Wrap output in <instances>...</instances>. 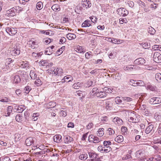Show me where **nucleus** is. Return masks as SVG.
<instances>
[{
  "label": "nucleus",
  "instance_id": "56",
  "mask_svg": "<svg viewBox=\"0 0 161 161\" xmlns=\"http://www.w3.org/2000/svg\"><path fill=\"white\" fill-rule=\"evenodd\" d=\"M93 126V124L92 123H89L86 126L87 129H90Z\"/></svg>",
  "mask_w": 161,
  "mask_h": 161
},
{
  "label": "nucleus",
  "instance_id": "59",
  "mask_svg": "<svg viewBox=\"0 0 161 161\" xmlns=\"http://www.w3.org/2000/svg\"><path fill=\"white\" fill-rule=\"evenodd\" d=\"M47 63V61L46 60H41L40 62V64L42 66H44V64Z\"/></svg>",
  "mask_w": 161,
  "mask_h": 161
},
{
  "label": "nucleus",
  "instance_id": "34",
  "mask_svg": "<svg viewBox=\"0 0 161 161\" xmlns=\"http://www.w3.org/2000/svg\"><path fill=\"white\" fill-rule=\"evenodd\" d=\"M13 108V107L12 106H8L7 107V114L8 115L7 116L10 115V113L12 112Z\"/></svg>",
  "mask_w": 161,
  "mask_h": 161
},
{
  "label": "nucleus",
  "instance_id": "49",
  "mask_svg": "<svg viewBox=\"0 0 161 161\" xmlns=\"http://www.w3.org/2000/svg\"><path fill=\"white\" fill-rule=\"evenodd\" d=\"M145 83L143 82V81L142 80H139V82H136V86H143L145 85Z\"/></svg>",
  "mask_w": 161,
  "mask_h": 161
},
{
  "label": "nucleus",
  "instance_id": "41",
  "mask_svg": "<svg viewBox=\"0 0 161 161\" xmlns=\"http://www.w3.org/2000/svg\"><path fill=\"white\" fill-rule=\"evenodd\" d=\"M120 97H117L115 98V101L116 104H120L122 102L121 99H120Z\"/></svg>",
  "mask_w": 161,
  "mask_h": 161
},
{
  "label": "nucleus",
  "instance_id": "40",
  "mask_svg": "<svg viewBox=\"0 0 161 161\" xmlns=\"http://www.w3.org/2000/svg\"><path fill=\"white\" fill-rule=\"evenodd\" d=\"M136 80H130L129 83V84L134 86H136Z\"/></svg>",
  "mask_w": 161,
  "mask_h": 161
},
{
  "label": "nucleus",
  "instance_id": "37",
  "mask_svg": "<svg viewBox=\"0 0 161 161\" xmlns=\"http://www.w3.org/2000/svg\"><path fill=\"white\" fill-rule=\"evenodd\" d=\"M155 79L158 82L161 80V74L159 73H157L155 76Z\"/></svg>",
  "mask_w": 161,
  "mask_h": 161
},
{
  "label": "nucleus",
  "instance_id": "32",
  "mask_svg": "<svg viewBox=\"0 0 161 161\" xmlns=\"http://www.w3.org/2000/svg\"><path fill=\"white\" fill-rule=\"evenodd\" d=\"M62 109L63 110L60 111V114L62 117H64L67 115V112L65 108H62Z\"/></svg>",
  "mask_w": 161,
  "mask_h": 161
},
{
  "label": "nucleus",
  "instance_id": "2",
  "mask_svg": "<svg viewBox=\"0 0 161 161\" xmlns=\"http://www.w3.org/2000/svg\"><path fill=\"white\" fill-rule=\"evenodd\" d=\"M88 155L90 158V161H100V158H98V154L95 152H91L88 153Z\"/></svg>",
  "mask_w": 161,
  "mask_h": 161
},
{
  "label": "nucleus",
  "instance_id": "15",
  "mask_svg": "<svg viewBox=\"0 0 161 161\" xmlns=\"http://www.w3.org/2000/svg\"><path fill=\"white\" fill-rule=\"evenodd\" d=\"M113 122L116 125H120L122 124V120L118 117H115L113 119Z\"/></svg>",
  "mask_w": 161,
  "mask_h": 161
},
{
  "label": "nucleus",
  "instance_id": "58",
  "mask_svg": "<svg viewBox=\"0 0 161 161\" xmlns=\"http://www.w3.org/2000/svg\"><path fill=\"white\" fill-rule=\"evenodd\" d=\"M67 127L68 128H73L74 127V124L72 122H70L68 124Z\"/></svg>",
  "mask_w": 161,
  "mask_h": 161
},
{
  "label": "nucleus",
  "instance_id": "24",
  "mask_svg": "<svg viewBox=\"0 0 161 161\" xmlns=\"http://www.w3.org/2000/svg\"><path fill=\"white\" fill-rule=\"evenodd\" d=\"M54 52V51L53 49H51L50 47H48L46 48V50L45 52V53L46 54L48 55H50L52 54Z\"/></svg>",
  "mask_w": 161,
  "mask_h": 161
},
{
  "label": "nucleus",
  "instance_id": "7",
  "mask_svg": "<svg viewBox=\"0 0 161 161\" xmlns=\"http://www.w3.org/2000/svg\"><path fill=\"white\" fill-rule=\"evenodd\" d=\"M154 61L157 63H161V54L158 52L155 53L153 56Z\"/></svg>",
  "mask_w": 161,
  "mask_h": 161
},
{
  "label": "nucleus",
  "instance_id": "43",
  "mask_svg": "<svg viewBox=\"0 0 161 161\" xmlns=\"http://www.w3.org/2000/svg\"><path fill=\"white\" fill-rule=\"evenodd\" d=\"M156 87L151 85H148L147 86V89L151 91H154L155 90Z\"/></svg>",
  "mask_w": 161,
  "mask_h": 161
},
{
  "label": "nucleus",
  "instance_id": "62",
  "mask_svg": "<svg viewBox=\"0 0 161 161\" xmlns=\"http://www.w3.org/2000/svg\"><path fill=\"white\" fill-rule=\"evenodd\" d=\"M99 92V90L97 88V87H95V88H94L92 90V93H95V92Z\"/></svg>",
  "mask_w": 161,
  "mask_h": 161
},
{
  "label": "nucleus",
  "instance_id": "21",
  "mask_svg": "<svg viewBox=\"0 0 161 161\" xmlns=\"http://www.w3.org/2000/svg\"><path fill=\"white\" fill-rule=\"evenodd\" d=\"M153 127L154 126L153 125H150L146 128L145 130V132L147 134L149 133L153 129Z\"/></svg>",
  "mask_w": 161,
  "mask_h": 161
},
{
  "label": "nucleus",
  "instance_id": "3",
  "mask_svg": "<svg viewBox=\"0 0 161 161\" xmlns=\"http://www.w3.org/2000/svg\"><path fill=\"white\" fill-rule=\"evenodd\" d=\"M118 14L122 16L125 17L126 16L129 14V11L125 8H119L117 10Z\"/></svg>",
  "mask_w": 161,
  "mask_h": 161
},
{
  "label": "nucleus",
  "instance_id": "20",
  "mask_svg": "<svg viewBox=\"0 0 161 161\" xmlns=\"http://www.w3.org/2000/svg\"><path fill=\"white\" fill-rule=\"evenodd\" d=\"M92 5L91 1L88 0V2H87L85 3H82V6L83 7L85 8L86 9L90 8Z\"/></svg>",
  "mask_w": 161,
  "mask_h": 161
},
{
  "label": "nucleus",
  "instance_id": "27",
  "mask_svg": "<svg viewBox=\"0 0 161 161\" xmlns=\"http://www.w3.org/2000/svg\"><path fill=\"white\" fill-rule=\"evenodd\" d=\"M154 118L159 120L161 119V112H158L155 113L154 115Z\"/></svg>",
  "mask_w": 161,
  "mask_h": 161
},
{
  "label": "nucleus",
  "instance_id": "63",
  "mask_svg": "<svg viewBox=\"0 0 161 161\" xmlns=\"http://www.w3.org/2000/svg\"><path fill=\"white\" fill-rule=\"evenodd\" d=\"M157 5L158 4H157L153 3V4H152L151 5L150 7L151 8H154V9H155L157 8Z\"/></svg>",
  "mask_w": 161,
  "mask_h": 161
},
{
  "label": "nucleus",
  "instance_id": "35",
  "mask_svg": "<svg viewBox=\"0 0 161 161\" xmlns=\"http://www.w3.org/2000/svg\"><path fill=\"white\" fill-rule=\"evenodd\" d=\"M65 46H63L57 51L56 53L58 54V55H60L62 53L63 51L65 50Z\"/></svg>",
  "mask_w": 161,
  "mask_h": 161
},
{
  "label": "nucleus",
  "instance_id": "45",
  "mask_svg": "<svg viewBox=\"0 0 161 161\" xmlns=\"http://www.w3.org/2000/svg\"><path fill=\"white\" fill-rule=\"evenodd\" d=\"M122 99L125 101L126 102H130L132 101V98L131 97H122Z\"/></svg>",
  "mask_w": 161,
  "mask_h": 161
},
{
  "label": "nucleus",
  "instance_id": "12",
  "mask_svg": "<svg viewBox=\"0 0 161 161\" xmlns=\"http://www.w3.org/2000/svg\"><path fill=\"white\" fill-rule=\"evenodd\" d=\"M95 96H97V97L102 98L106 97L107 96V94L105 93L104 92L99 91L97 92H95Z\"/></svg>",
  "mask_w": 161,
  "mask_h": 161
},
{
  "label": "nucleus",
  "instance_id": "33",
  "mask_svg": "<svg viewBox=\"0 0 161 161\" xmlns=\"http://www.w3.org/2000/svg\"><path fill=\"white\" fill-rule=\"evenodd\" d=\"M155 32V30L152 27H149L148 29V32L151 35H153Z\"/></svg>",
  "mask_w": 161,
  "mask_h": 161
},
{
  "label": "nucleus",
  "instance_id": "44",
  "mask_svg": "<svg viewBox=\"0 0 161 161\" xmlns=\"http://www.w3.org/2000/svg\"><path fill=\"white\" fill-rule=\"evenodd\" d=\"M107 131H108V134L109 135H114L115 133L113 129L110 128H109L108 129Z\"/></svg>",
  "mask_w": 161,
  "mask_h": 161
},
{
  "label": "nucleus",
  "instance_id": "30",
  "mask_svg": "<svg viewBox=\"0 0 161 161\" xmlns=\"http://www.w3.org/2000/svg\"><path fill=\"white\" fill-rule=\"evenodd\" d=\"M0 101L2 102H8L10 101V99L7 97H2L0 98Z\"/></svg>",
  "mask_w": 161,
  "mask_h": 161
},
{
  "label": "nucleus",
  "instance_id": "64",
  "mask_svg": "<svg viewBox=\"0 0 161 161\" xmlns=\"http://www.w3.org/2000/svg\"><path fill=\"white\" fill-rule=\"evenodd\" d=\"M2 161H11V160L9 157H6L3 158Z\"/></svg>",
  "mask_w": 161,
  "mask_h": 161
},
{
  "label": "nucleus",
  "instance_id": "25",
  "mask_svg": "<svg viewBox=\"0 0 161 161\" xmlns=\"http://www.w3.org/2000/svg\"><path fill=\"white\" fill-rule=\"evenodd\" d=\"M66 36L67 38L69 40H71L74 39L76 38V36L73 33H68L67 35Z\"/></svg>",
  "mask_w": 161,
  "mask_h": 161
},
{
  "label": "nucleus",
  "instance_id": "1",
  "mask_svg": "<svg viewBox=\"0 0 161 161\" xmlns=\"http://www.w3.org/2000/svg\"><path fill=\"white\" fill-rule=\"evenodd\" d=\"M129 115L130 116L129 120L130 122H134L135 123H138L139 120V116L138 114H136L134 113H130Z\"/></svg>",
  "mask_w": 161,
  "mask_h": 161
},
{
  "label": "nucleus",
  "instance_id": "52",
  "mask_svg": "<svg viewBox=\"0 0 161 161\" xmlns=\"http://www.w3.org/2000/svg\"><path fill=\"white\" fill-rule=\"evenodd\" d=\"M90 19L91 20V22L94 23H96L97 20V18L94 16H92L90 17Z\"/></svg>",
  "mask_w": 161,
  "mask_h": 161
},
{
  "label": "nucleus",
  "instance_id": "8",
  "mask_svg": "<svg viewBox=\"0 0 161 161\" xmlns=\"http://www.w3.org/2000/svg\"><path fill=\"white\" fill-rule=\"evenodd\" d=\"M17 11V9L13 7L7 11L6 14L8 16L13 17L15 15Z\"/></svg>",
  "mask_w": 161,
  "mask_h": 161
},
{
  "label": "nucleus",
  "instance_id": "46",
  "mask_svg": "<svg viewBox=\"0 0 161 161\" xmlns=\"http://www.w3.org/2000/svg\"><path fill=\"white\" fill-rule=\"evenodd\" d=\"M35 84L37 86H39L42 84L41 81L39 78H37V79L35 81Z\"/></svg>",
  "mask_w": 161,
  "mask_h": 161
},
{
  "label": "nucleus",
  "instance_id": "26",
  "mask_svg": "<svg viewBox=\"0 0 161 161\" xmlns=\"http://www.w3.org/2000/svg\"><path fill=\"white\" fill-rule=\"evenodd\" d=\"M52 9L54 11H59L60 10L59 6L58 4H55L52 7Z\"/></svg>",
  "mask_w": 161,
  "mask_h": 161
},
{
  "label": "nucleus",
  "instance_id": "13",
  "mask_svg": "<svg viewBox=\"0 0 161 161\" xmlns=\"http://www.w3.org/2000/svg\"><path fill=\"white\" fill-rule=\"evenodd\" d=\"M33 138L31 137H30L26 139L25 143L27 146H30L34 143Z\"/></svg>",
  "mask_w": 161,
  "mask_h": 161
},
{
  "label": "nucleus",
  "instance_id": "54",
  "mask_svg": "<svg viewBox=\"0 0 161 161\" xmlns=\"http://www.w3.org/2000/svg\"><path fill=\"white\" fill-rule=\"evenodd\" d=\"M92 52L90 51L87 52L85 53V56L86 58L89 59L91 58V53Z\"/></svg>",
  "mask_w": 161,
  "mask_h": 161
},
{
  "label": "nucleus",
  "instance_id": "6",
  "mask_svg": "<svg viewBox=\"0 0 161 161\" xmlns=\"http://www.w3.org/2000/svg\"><path fill=\"white\" fill-rule=\"evenodd\" d=\"M149 103L151 104H158L161 103V98L159 97H153L150 99Z\"/></svg>",
  "mask_w": 161,
  "mask_h": 161
},
{
  "label": "nucleus",
  "instance_id": "17",
  "mask_svg": "<svg viewBox=\"0 0 161 161\" xmlns=\"http://www.w3.org/2000/svg\"><path fill=\"white\" fill-rule=\"evenodd\" d=\"M62 136L60 135H56L53 137L54 141L56 142L59 143L62 141Z\"/></svg>",
  "mask_w": 161,
  "mask_h": 161
},
{
  "label": "nucleus",
  "instance_id": "29",
  "mask_svg": "<svg viewBox=\"0 0 161 161\" xmlns=\"http://www.w3.org/2000/svg\"><path fill=\"white\" fill-rule=\"evenodd\" d=\"M104 129L103 128H100L97 131L98 133H97V135L99 136H102L104 134V132L103 130Z\"/></svg>",
  "mask_w": 161,
  "mask_h": 161
},
{
  "label": "nucleus",
  "instance_id": "10",
  "mask_svg": "<svg viewBox=\"0 0 161 161\" xmlns=\"http://www.w3.org/2000/svg\"><path fill=\"white\" fill-rule=\"evenodd\" d=\"M81 26L82 27L92 26L90 29L92 30H93V28H94L92 26L91 22L89 20H86L82 24Z\"/></svg>",
  "mask_w": 161,
  "mask_h": 161
},
{
  "label": "nucleus",
  "instance_id": "5",
  "mask_svg": "<svg viewBox=\"0 0 161 161\" xmlns=\"http://www.w3.org/2000/svg\"><path fill=\"white\" fill-rule=\"evenodd\" d=\"M11 54L13 56L19 55L20 53V49L18 45L16 44L12 49Z\"/></svg>",
  "mask_w": 161,
  "mask_h": 161
},
{
  "label": "nucleus",
  "instance_id": "31",
  "mask_svg": "<svg viewBox=\"0 0 161 161\" xmlns=\"http://www.w3.org/2000/svg\"><path fill=\"white\" fill-rule=\"evenodd\" d=\"M23 117L20 114H17L16 115L15 119L17 121L21 122L23 121Z\"/></svg>",
  "mask_w": 161,
  "mask_h": 161
},
{
  "label": "nucleus",
  "instance_id": "53",
  "mask_svg": "<svg viewBox=\"0 0 161 161\" xmlns=\"http://www.w3.org/2000/svg\"><path fill=\"white\" fill-rule=\"evenodd\" d=\"M119 23L120 24H123V23H126L127 22V20L125 18V19L122 18H120L119 19Z\"/></svg>",
  "mask_w": 161,
  "mask_h": 161
},
{
  "label": "nucleus",
  "instance_id": "19",
  "mask_svg": "<svg viewBox=\"0 0 161 161\" xmlns=\"http://www.w3.org/2000/svg\"><path fill=\"white\" fill-rule=\"evenodd\" d=\"M64 141L66 143H69L73 140V138L68 136H65L64 137Z\"/></svg>",
  "mask_w": 161,
  "mask_h": 161
},
{
  "label": "nucleus",
  "instance_id": "39",
  "mask_svg": "<svg viewBox=\"0 0 161 161\" xmlns=\"http://www.w3.org/2000/svg\"><path fill=\"white\" fill-rule=\"evenodd\" d=\"M136 156L139 158L142 157L143 156V153L142 151L141 150H139L136 152Z\"/></svg>",
  "mask_w": 161,
  "mask_h": 161
},
{
  "label": "nucleus",
  "instance_id": "55",
  "mask_svg": "<svg viewBox=\"0 0 161 161\" xmlns=\"http://www.w3.org/2000/svg\"><path fill=\"white\" fill-rule=\"evenodd\" d=\"M128 4L129 5V6L132 8L134 6V3L132 1H129L128 2Z\"/></svg>",
  "mask_w": 161,
  "mask_h": 161
},
{
  "label": "nucleus",
  "instance_id": "23",
  "mask_svg": "<svg viewBox=\"0 0 161 161\" xmlns=\"http://www.w3.org/2000/svg\"><path fill=\"white\" fill-rule=\"evenodd\" d=\"M115 141L118 143L122 142L123 141V137L122 135H119L115 138Z\"/></svg>",
  "mask_w": 161,
  "mask_h": 161
},
{
  "label": "nucleus",
  "instance_id": "47",
  "mask_svg": "<svg viewBox=\"0 0 161 161\" xmlns=\"http://www.w3.org/2000/svg\"><path fill=\"white\" fill-rule=\"evenodd\" d=\"M112 149L110 146L104 147V152L108 153L112 150Z\"/></svg>",
  "mask_w": 161,
  "mask_h": 161
},
{
  "label": "nucleus",
  "instance_id": "18",
  "mask_svg": "<svg viewBox=\"0 0 161 161\" xmlns=\"http://www.w3.org/2000/svg\"><path fill=\"white\" fill-rule=\"evenodd\" d=\"M73 80V78L70 75H68L64 76V79H62V82H64L65 81L69 82Z\"/></svg>",
  "mask_w": 161,
  "mask_h": 161
},
{
  "label": "nucleus",
  "instance_id": "14",
  "mask_svg": "<svg viewBox=\"0 0 161 161\" xmlns=\"http://www.w3.org/2000/svg\"><path fill=\"white\" fill-rule=\"evenodd\" d=\"M134 66L133 65H129L128 66H125L123 67V69L125 71H133L135 70V68L134 67Z\"/></svg>",
  "mask_w": 161,
  "mask_h": 161
},
{
  "label": "nucleus",
  "instance_id": "4",
  "mask_svg": "<svg viewBox=\"0 0 161 161\" xmlns=\"http://www.w3.org/2000/svg\"><path fill=\"white\" fill-rule=\"evenodd\" d=\"M88 140L89 142L96 143H98L101 141L100 139L98 137L92 135H90L88 136Z\"/></svg>",
  "mask_w": 161,
  "mask_h": 161
},
{
  "label": "nucleus",
  "instance_id": "16",
  "mask_svg": "<svg viewBox=\"0 0 161 161\" xmlns=\"http://www.w3.org/2000/svg\"><path fill=\"white\" fill-rule=\"evenodd\" d=\"M53 70V72H54V74H55L56 75H58V76L60 75L61 76V73L63 72H61L62 69H61L57 68V69H51V71Z\"/></svg>",
  "mask_w": 161,
  "mask_h": 161
},
{
  "label": "nucleus",
  "instance_id": "36",
  "mask_svg": "<svg viewBox=\"0 0 161 161\" xmlns=\"http://www.w3.org/2000/svg\"><path fill=\"white\" fill-rule=\"evenodd\" d=\"M43 4L41 2H38L36 5V7L38 10H41L43 8Z\"/></svg>",
  "mask_w": 161,
  "mask_h": 161
},
{
  "label": "nucleus",
  "instance_id": "9",
  "mask_svg": "<svg viewBox=\"0 0 161 161\" xmlns=\"http://www.w3.org/2000/svg\"><path fill=\"white\" fill-rule=\"evenodd\" d=\"M5 30L6 32L10 35H14L17 32V30L16 28L14 29L7 27L6 28Z\"/></svg>",
  "mask_w": 161,
  "mask_h": 161
},
{
  "label": "nucleus",
  "instance_id": "48",
  "mask_svg": "<svg viewBox=\"0 0 161 161\" xmlns=\"http://www.w3.org/2000/svg\"><path fill=\"white\" fill-rule=\"evenodd\" d=\"M104 147L109 146L111 145V143L109 141H104L103 143Z\"/></svg>",
  "mask_w": 161,
  "mask_h": 161
},
{
  "label": "nucleus",
  "instance_id": "60",
  "mask_svg": "<svg viewBox=\"0 0 161 161\" xmlns=\"http://www.w3.org/2000/svg\"><path fill=\"white\" fill-rule=\"evenodd\" d=\"M138 3L139 5L140 6H141L142 7L143 6L144 7H145V3L144 2H142L141 1H139L138 2Z\"/></svg>",
  "mask_w": 161,
  "mask_h": 161
},
{
  "label": "nucleus",
  "instance_id": "38",
  "mask_svg": "<svg viewBox=\"0 0 161 161\" xmlns=\"http://www.w3.org/2000/svg\"><path fill=\"white\" fill-rule=\"evenodd\" d=\"M20 81V79L19 76L18 75H16L14 76V81L15 83H17Z\"/></svg>",
  "mask_w": 161,
  "mask_h": 161
},
{
  "label": "nucleus",
  "instance_id": "42",
  "mask_svg": "<svg viewBox=\"0 0 161 161\" xmlns=\"http://www.w3.org/2000/svg\"><path fill=\"white\" fill-rule=\"evenodd\" d=\"M87 158V154H81L79 156V158L82 160H85Z\"/></svg>",
  "mask_w": 161,
  "mask_h": 161
},
{
  "label": "nucleus",
  "instance_id": "11",
  "mask_svg": "<svg viewBox=\"0 0 161 161\" xmlns=\"http://www.w3.org/2000/svg\"><path fill=\"white\" fill-rule=\"evenodd\" d=\"M145 63V60L142 58H139L135 60L134 63L137 65L143 64Z\"/></svg>",
  "mask_w": 161,
  "mask_h": 161
},
{
  "label": "nucleus",
  "instance_id": "57",
  "mask_svg": "<svg viewBox=\"0 0 161 161\" xmlns=\"http://www.w3.org/2000/svg\"><path fill=\"white\" fill-rule=\"evenodd\" d=\"M66 41V38L64 37H62L61 39L60 40V44H63Z\"/></svg>",
  "mask_w": 161,
  "mask_h": 161
},
{
  "label": "nucleus",
  "instance_id": "22",
  "mask_svg": "<svg viewBox=\"0 0 161 161\" xmlns=\"http://www.w3.org/2000/svg\"><path fill=\"white\" fill-rule=\"evenodd\" d=\"M147 106L146 105L142 104L140 105V108L141 109L143 110V112L145 113V115H147L148 114V111L147 109Z\"/></svg>",
  "mask_w": 161,
  "mask_h": 161
},
{
  "label": "nucleus",
  "instance_id": "28",
  "mask_svg": "<svg viewBox=\"0 0 161 161\" xmlns=\"http://www.w3.org/2000/svg\"><path fill=\"white\" fill-rule=\"evenodd\" d=\"M30 75L31 78L33 80H35L37 78V75L33 70H31L30 72Z\"/></svg>",
  "mask_w": 161,
  "mask_h": 161
},
{
  "label": "nucleus",
  "instance_id": "50",
  "mask_svg": "<svg viewBox=\"0 0 161 161\" xmlns=\"http://www.w3.org/2000/svg\"><path fill=\"white\" fill-rule=\"evenodd\" d=\"M31 89V87L29 86H27L26 87H25V93L28 94Z\"/></svg>",
  "mask_w": 161,
  "mask_h": 161
},
{
  "label": "nucleus",
  "instance_id": "61",
  "mask_svg": "<svg viewBox=\"0 0 161 161\" xmlns=\"http://www.w3.org/2000/svg\"><path fill=\"white\" fill-rule=\"evenodd\" d=\"M93 82L91 80L88 81L86 87H89L92 86L93 84Z\"/></svg>",
  "mask_w": 161,
  "mask_h": 161
},
{
  "label": "nucleus",
  "instance_id": "51",
  "mask_svg": "<svg viewBox=\"0 0 161 161\" xmlns=\"http://www.w3.org/2000/svg\"><path fill=\"white\" fill-rule=\"evenodd\" d=\"M133 132L135 135H143V132L142 130L139 132L137 130L135 129L133 130Z\"/></svg>",
  "mask_w": 161,
  "mask_h": 161
}]
</instances>
